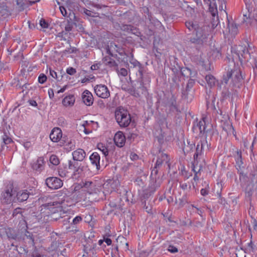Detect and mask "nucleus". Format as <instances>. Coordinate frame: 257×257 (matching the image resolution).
Returning a JSON list of instances; mask_svg holds the SVG:
<instances>
[{
  "mask_svg": "<svg viewBox=\"0 0 257 257\" xmlns=\"http://www.w3.org/2000/svg\"><path fill=\"white\" fill-rule=\"evenodd\" d=\"M186 26L190 31H195L196 37L191 39V41L193 43L197 44H203L208 36V34L204 29L200 27L197 24L193 22H186Z\"/></svg>",
  "mask_w": 257,
  "mask_h": 257,
  "instance_id": "f257e3e1",
  "label": "nucleus"
},
{
  "mask_svg": "<svg viewBox=\"0 0 257 257\" xmlns=\"http://www.w3.org/2000/svg\"><path fill=\"white\" fill-rule=\"evenodd\" d=\"M116 121L121 127H126L130 123L131 119L127 110L119 108L115 112Z\"/></svg>",
  "mask_w": 257,
  "mask_h": 257,
  "instance_id": "f03ea898",
  "label": "nucleus"
},
{
  "mask_svg": "<svg viewBox=\"0 0 257 257\" xmlns=\"http://www.w3.org/2000/svg\"><path fill=\"white\" fill-rule=\"evenodd\" d=\"M1 201L2 203L6 204L15 203V190L12 187L6 189L2 193Z\"/></svg>",
  "mask_w": 257,
  "mask_h": 257,
  "instance_id": "7ed1b4c3",
  "label": "nucleus"
},
{
  "mask_svg": "<svg viewBox=\"0 0 257 257\" xmlns=\"http://www.w3.org/2000/svg\"><path fill=\"white\" fill-rule=\"evenodd\" d=\"M82 188L86 189L89 194L98 193L100 192V185L97 184L96 182L86 180L82 182Z\"/></svg>",
  "mask_w": 257,
  "mask_h": 257,
  "instance_id": "20e7f679",
  "label": "nucleus"
},
{
  "mask_svg": "<svg viewBox=\"0 0 257 257\" xmlns=\"http://www.w3.org/2000/svg\"><path fill=\"white\" fill-rule=\"evenodd\" d=\"M68 206V204L64 200L61 202L55 201L44 205L45 207L47 208L48 209L56 208L57 211L63 212V213H66L68 211L69 209L66 207V206Z\"/></svg>",
  "mask_w": 257,
  "mask_h": 257,
  "instance_id": "39448f33",
  "label": "nucleus"
},
{
  "mask_svg": "<svg viewBox=\"0 0 257 257\" xmlns=\"http://www.w3.org/2000/svg\"><path fill=\"white\" fill-rule=\"evenodd\" d=\"M94 90L97 96L102 98H107L110 96V92L106 86L103 84L96 85Z\"/></svg>",
  "mask_w": 257,
  "mask_h": 257,
  "instance_id": "423d86ee",
  "label": "nucleus"
},
{
  "mask_svg": "<svg viewBox=\"0 0 257 257\" xmlns=\"http://www.w3.org/2000/svg\"><path fill=\"white\" fill-rule=\"evenodd\" d=\"M47 186L52 189H57L63 185L62 181L57 177H49L46 180Z\"/></svg>",
  "mask_w": 257,
  "mask_h": 257,
  "instance_id": "0eeeda50",
  "label": "nucleus"
},
{
  "mask_svg": "<svg viewBox=\"0 0 257 257\" xmlns=\"http://www.w3.org/2000/svg\"><path fill=\"white\" fill-rule=\"evenodd\" d=\"M134 85L133 90H131V94L134 96L139 97L141 93H143L146 91V88L144 86L142 80L137 82Z\"/></svg>",
  "mask_w": 257,
  "mask_h": 257,
  "instance_id": "6e6552de",
  "label": "nucleus"
},
{
  "mask_svg": "<svg viewBox=\"0 0 257 257\" xmlns=\"http://www.w3.org/2000/svg\"><path fill=\"white\" fill-rule=\"evenodd\" d=\"M208 149V144L207 141L205 139L200 141L197 145L194 158H197L198 156L201 155L204 151Z\"/></svg>",
  "mask_w": 257,
  "mask_h": 257,
  "instance_id": "1a4fd4ad",
  "label": "nucleus"
},
{
  "mask_svg": "<svg viewBox=\"0 0 257 257\" xmlns=\"http://www.w3.org/2000/svg\"><path fill=\"white\" fill-rule=\"evenodd\" d=\"M29 192L26 190L18 191L15 190L16 202H22L26 201L29 197Z\"/></svg>",
  "mask_w": 257,
  "mask_h": 257,
  "instance_id": "9d476101",
  "label": "nucleus"
},
{
  "mask_svg": "<svg viewBox=\"0 0 257 257\" xmlns=\"http://www.w3.org/2000/svg\"><path fill=\"white\" fill-rule=\"evenodd\" d=\"M113 140L116 146L120 148L124 145L126 139L123 133L121 131H118L115 133Z\"/></svg>",
  "mask_w": 257,
  "mask_h": 257,
  "instance_id": "9b49d317",
  "label": "nucleus"
},
{
  "mask_svg": "<svg viewBox=\"0 0 257 257\" xmlns=\"http://www.w3.org/2000/svg\"><path fill=\"white\" fill-rule=\"evenodd\" d=\"M62 137V133L61 130L59 127L54 128L50 134V139L53 142H58Z\"/></svg>",
  "mask_w": 257,
  "mask_h": 257,
  "instance_id": "f8f14e48",
  "label": "nucleus"
},
{
  "mask_svg": "<svg viewBox=\"0 0 257 257\" xmlns=\"http://www.w3.org/2000/svg\"><path fill=\"white\" fill-rule=\"evenodd\" d=\"M83 102L87 106L91 105L93 103V97L92 93L88 90H85L82 94Z\"/></svg>",
  "mask_w": 257,
  "mask_h": 257,
  "instance_id": "ddd939ff",
  "label": "nucleus"
},
{
  "mask_svg": "<svg viewBox=\"0 0 257 257\" xmlns=\"http://www.w3.org/2000/svg\"><path fill=\"white\" fill-rule=\"evenodd\" d=\"M205 118H202V120L193 126V131L198 134H202L205 131Z\"/></svg>",
  "mask_w": 257,
  "mask_h": 257,
  "instance_id": "4468645a",
  "label": "nucleus"
},
{
  "mask_svg": "<svg viewBox=\"0 0 257 257\" xmlns=\"http://www.w3.org/2000/svg\"><path fill=\"white\" fill-rule=\"evenodd\" d=\"M73 158L74 161H82L85 158L86 153L81 149H78L72 153Z\"/></svg>",
  "mask_w": 257,
  "mask_h": 257,
  "instance_id": "2eb2a0df",
  "label": "nucleus"
},
{
  "mask_svg": "<svg viewBox=\"0 0 257 257\" xmlns=\"http://www.w3.org/2000/svg\"><path fill=\"white\" fill-rule=\"evenodd\" d=\"M44 167V161L43 158H38L36 161H34L32 165V168L38 172H41Z\"/></svg>",
  "mask_w": 257,
  "mask_h": 257,
  "instance_id": "dca6fc26",
  "label": "nucleus"
},
{
  "mask_svg": "<svg viewBox=\"0 0 257 257\" xmlns=\"http://www.w3.org/2000/svg\"><path fill=\"white\" fill-rule=\"evenodd\" d=\"M100 159V156L97 152L93 153L89 157L91 164L96 167L97 170L99 169Z\"/></svg>",
  "mask_w": 257,
  "mask_h": 257,
  "instance_id": "f3484780",
  "label": "nucleus"
},
{
  "mask_svg": "<svg viewBox=\"0 0 257 257\" xmlns=\"http://www.w3.org/2000/svg\"><path fill=\"white\" fill-rule=\"evenodd\" d=\"M163 163L162 160H161V158L159 157V158L157 159L156 163V166L155 168L153 169L151 174V178L152 181H155L157 182V174L158 172V170L157 168L158 167H159Z\"/></svg>",
  "mask_w": 257,
  "mask_h": 257,
  "instance_id": "a211bd4d",
  "label": "nucleus"
},
{
  "mask_svg": "<svg viewBox=\"0 0 257 257\" xmlns=\"http://www.w3.org/2000/svg\"><path fill=\"white\" fill-rule=\"evenodd\" d=\"M75 97L72 95H69L64 98L62 100V104L65 107L72 106L74 104Z\"/></svg>",
  "mask_w": 257,
  "mask_h": 257,
  "instance_id": "6ab92c4d",
  "label": "nucleus"
},
{
  "mask_svg": "<svg viewBox=\"0 0 257 257\" xmlns=\"http://www.w3.org/2000/svg\"><path fill=\"white\" fill-rule=\"evenodd\" d=\"M67 168L70 172L75 173L78 170V164L74 160L69 161Z\"/></svg>",
  "mask_w": 257,
  "mask_h": 257,
  "instance_id": "aec40b11",
  "label": "nucleus"
},
{
  "mask_svg": "<svg viewBox=\"0 0 257 257\" xmlns=\"http://www.w3.org/2000/svg\"><path fill=\"white\" fill-rule=\"evenodd\" d=\"M206 81L208 84V85L210 87H212L215 85L216 80L215 77L212 75H206L205 77Z\"/></svg>",
  "mask_w": 257,
  "mask_h": 257,
  "instance_id": "412c9836",
  "label": "nucleus"
},
{
  "mask_svg": "<svg viewBox=\"0 0 257 257\" xmlns=\"http://www.w3.org/2000/svg\"><path fill=\"white\" fill-rule=\"evenodd\" d=\"M228 28L229 30V32L232 36H234L237 34L238 32V29L235 24L233 23L229 24L228 25Z\"/></svg>",
  "mask_w": 257,
  "mask_h": 257,
  "instance_id": "4be33fe9",
  "label": "nucleus"
},
{
  "mask_svg": "<svg viewBox=\"0 0 257 257\" xmlns=\"http://www.w3.org/2000/svg\"><path fill=\"white\" fill-rule=\"evenodd\" d=\"M88 124L87 121H83L80 125L81 128H80V130H82L85 134H89L91 132V130L88 128Z\"/></svg>",
  "mask_w": 257,
  "mask_h": 257,
  "instance_id": "5701e85b",
  "label": "nucleus"
},
{
  "mask_svg": "<svg viewBox=\"0 0 257 257\" xmlns=\"http://www.w3.org/2000/svg\"><path fill=\"white\" fill-rule=\"evenodd\" d=\"M195 145L193 143H190L187 141V145H185L183 150L185 153H189L194 148Z\"/></svg>",
  "mask_w": 257,
  "mask_h": 257,
  "instance_id": "b1692460",
  "label": "nucleus"
},
{
  "mask_svg": "<svg viewBox=\"0 0 257 257\" xmlns=\"http://www.w3.org/2000/svg\"><path fill=\"white\" fill-rule=\"evenodd\" d=\"M232 75H233L236 78L237 81H239L241 78V76L240 74V72L239 71H234L228 72L227 74L228 78H231Z\"/></svg>",
  "mask_w": 257,
  "mask_h": 257,
  "instance_id": "393cba45",
  "label": "nucleus"
},
{
  "mask_svg": "<svg viewBox=\"0 0 257 257\" xmlns=\"http://www.w3.org/2000/svg\"><path fill=\"white\" fill-rule=\"evenodd\" d=\"M111 185L109 183H104L103 184V187L104 189L103 192V194L106 195V194H108L109 192H111L112 191V190L113 189V188L112 187H111V189H109V187L111 186Z\"/></svg>",
  "mask_w": 257,
  "mask_h": 257,
  "instance_id": "a878e982",
  "label": "nucleus"
},
{
  "mask_svg": "<svg viewBox=\"0 0 257 257\" xmlns=\"http://www.w3.org/2000/svg\"><path fill=\"white\" fill-rule=\"evenodd\" d=\"M50 162L54 165H57L59 164V160L58 158L54 155H52L50 156Z\"/></svg>",
  "mask_w": 257,
  "mask_h": 257,
  "instance_id": "bb28decb",
  "label": "nucleus"
},
{
  "mask_svg": "<svg viewBox=\"0 0 257 257\" xmlns=\"http://www.w3.org/2000/svg\"><path fill=\"white\" fill-rule=\"evenodd\" d=\"M73 28V24L72 22L69 21L68 22L67 24L66 25L65 27V31L66 33H68L72 30Z\"/></svg>",
  "mask_w": 257,
  "mask_h": 257,
  "instance_id": "cd10ccee",
  "label": "nucleus"
},
{
  "mask_svg": "<svg viewBox=\"0 0 257 257\" xmlns=\"http://www.w3.org/2000/svg\"><path fill=\"white\" fill-rule=\"evenodd\" d=\"M47 80V77L44 74H41L38 77L39 82L43 84Z\"/></svg>",
  "mask_w": 257,
  "mask_h": 257,
  "instance_id": "c85d7f7f",
  "label": "nucleus"
},
{
  "mask_svg": "<svg viewBox=\"0 0 257 257\" xmlns=\"http://www.w3.org/2000/svg\"><path fill=\"white\" fill-rule=\"evenodd\" d=\"M3 142L6 145L9 144L12 142V139L6 135L3 136Z\"/></svg>",
  "mask_w": 257,
  "mask_h": 257,
  "instance_id": "c756f323",
  "label": "nucleus"
},
{
  "mask_svg": "<svg viewBox=\"0 0 257 257\" xmlns=\"http://www.w3.org/2000/svg\"><path fill=\"white\" fill-rule=\"evenodd\" d=\"M159 157L161 158V160L163 162H164L166 163H167L168 162L169 159L167 155L163 153H161Z\"/></svg>",
  "mask_w": 257,
  "mask_h": 257,
  "instance_id": "7c9ffc66",
  "label": "nucleus"
},
{
  "mask_svg": "<svg viewBox=\"0 0 257 257\" xmlns=\"http://www.w3.org/2000/svg\"><path fill=\"white\" fill-rule=\"evenodd\" d=\"M201 167L200 166H199V168L198 169H197V166H194V168H193V170L194 173H195V176L194 177V179L195 180H198L199 178H198V177L197 176V174L198 172H199L201 170Z\"/></svg>",
  "mask_w": 257,
  "mask_h": 257,
  "instance_id": "2f4dec72",
  "label": "nucleus"
},
{
  "mask_svg": "<svg viewBox=\"0 0 257 257\" xmlns=\"http://www.w3.org/2000/svg\"><path fill=\"white\" fill-rule=\"evenodd\" d=\"M74 147H75L74 143L71 142L70 143H68V144L66 145L65 149L68 151H69L70 150L74 149Z\"/></svg>",
  "mask_w": 257,
  "mask_h": 257,
  "instance_id": "473e14b6",
  "label": "nucleus"
},
{
  "mask_svg": "<svg viewBox=\"0 0 257 257\" xmlns=\"http://www.w3.org/2000/svg\"><path fill=\"white\" fill-rule=\"evenodd\" d=\"M236 163L238 165H241V164H242V161H241V153L240 152H237V156H236Z\"/></svg>",
  "mask_w": 257,
  "mask_h": 257,
  "instance_id": "72a5a7b5",
  "label": "nucleus"
},
{
  "mask_svg": "<svg viewBox=\"0 0 257 257\" xmlns=\"http://www.w3.org/2000/svg\"><path fill=\"white\" fill-rule=\"evenodd\" d=\"M118 74L122 76H125L127 75V71L125 68H121L118 71Z\"/></svg>",
  "mask_w": 257,
  "mask_h": 257,
  "instance_id": "f704fd0d",
  "label": "nucleus"
},
{
  "mask_svg": "<svg viewBox=\"0 0 257 257\" xmlns=\"http://www.w3.org/2000/svg\"><path fill=\"white\" fill-rule=\"evenodd\" d=\"M168 250L172 253H176L178 251L177 248L173 245H169L168 246Z\"/></svg>",
  "mask_w": 257,
  "mask_h": 257,
  "instance_id": "c9c22d12",
  "label": "nucleus"
},
{
  "mask_svg": "<svg viewBox=\"0 0 257 257\" xmlns=\"http://www.w3.org/2000/svg\"><path fill=\"white\" fill-rule=\"evenodd\" d=\"M251 185L248 184L246 188V195L249 197L251 194L252 192Z\"/></svg>",
  "mask_w": 257,
  "mask_h": 257,
  "instance_id": "e433bc0d",
  "label": "nucleus"
},
{
  "mask_svg": "<svg viewBox=\"0 0 257 257\" xmlns=\"http://www.w3.org/2000/svg\"><path fill=\"white\" fill-rule=\"evenodd\" d=\"M67 73L69 75H73L76 73V70L72 68V67H69L66 70Z\"/></svg>",
  "mask_w": 257,
  "mask_h": 257,
  "instance_id": "4c0bfd02",
  "label": "nucleus"
},
{
  "mask_svg": "<svg viewBox=\"0 0 257 257\" xmlns=\"http://www.w3.org/2000/svg\"><path fill=\"white\" fill-rule=\"evenodd\" d=\"M82 221L81 216H77L73 219V223L74 224H77Z\"/></svg>",
  "mask_w": 257,
  "mask_h": 257,
  "instance_id": "58836bf2",
  "label": "nucleus"
},
{
  "mask_svg": "<svg viewBox=\"0 0 257 257\" xmlns=\"http://www.w3.org/2000/svg\"><path fill=\"white\" fill-rule=\"evenodd\" d=\"M40 25L43 28H47L48 26V24L44 20H41L40 21Z\"/></svg>",
  "mask_w": 257,
  "mask_h": 257,
  "instance_id": "ea45409f",
  "label": "nucleus"
},
{
  "mask_svg": "<svg viewBox=\"0 0 257 257\" xmlns=\"http://www.w3.org/2000/svg\"><path fill=\"white\" fill-rule=\"evenodd\" d=\"M239 48H240V49L238 50V51L240 52V50H241L242 53H241V55L242 57L243 56V55H245V54L247 53V50L245 48L242 47V46H239Z\"/></svg>",
  "mask_w": 257,
  "mask_h": 257,
  "instance_id": "a19ab883",
  "label": "nucleus"
},
{
  "mask_svg": "<svg viewBox=\"0 0 257 257\" xmlns=\"http://www.w3.org/2000/svg\"><path fill=\"white\" fill-rule=\"evenodd\" d=\"M59 9L62 15L65 16L67 14L66 9L63 6H60Z\"/></svg>",
  "mask_w": 257,
  "mask_h": 257,
  "instance_id": "79ce46f5",
  "label": "nucleus"
},
{
  "mask_svg": "<svg viewBox=\"0 0 257 257\" xmlns=\"http://www.w3.org/2000/svg\"><path fill=\"white\" fill-rule=\"evenodd\" d=\"M50 75L52 78L56 79L57 78V73L54 70L50 69L49 70Z\"/></svg>",
  "mask_w": 257,
  "mask_h": 257,
  "instance_id": "37998d69",
  "label": "nucleus"
},
{
  "mask_svg": "<svg viewBox=\"0 0 257 257\" xmlns=\"http://www.w3.org/2000/svg\"><path fill=\"white\" fill-rule=\"evenodd\" d=\"M130 158L132 160H136L138 158V156L134 153H132L130 155Z\"/></svg>",
  "mask_w": 257,
  "mask_h": 257,
  "instance_id": "c03bdc74",
  "label": "nucleus"
},
{
  "mask_svg": "<svg viewBox=\"0 0 257 257\" xmlns=\"http://www.w3.org/2000/svg\"><path fill=\"white\" fill-rule=\"evenodd\" d=\"M99 66L100 64L99 63L93 64L91 66V70H97L98 69H99Z\"/></svg>",
  "mask_w": 257,
  "mask_h": 257,
  "instance_id": "a18cd8bd",
  "label": "nucleus"
},
{
  "mask_svg": "<svg viewBox=\"0 0 257 257\" xmlns=\"http://www.w3.org/2000/svg\"><path fill=\"white\" fill-rule=\"evenodd\" d=\"M200 193L202 195L205 196L208 194V191L206 189H202Z\"/></svg>",
  "mask_w": 257,
  "mask_h": 257,
  "instance_id": "49530a36",
  "label": "nucleus"
},
{
  "mask_svg": "<svg viewBox=\"0 0 257 257\" xmlns=\"http://www.w3.org/2000/svg\"><path fill=\"white\" fill-rule=\"evenodd\" d=\"M48 94L50 98H52L54 97V92L52 89H49L48 90Z\"/></svg>",
  "mask_w": 257,
  "mask_h": 257,
  "instance_id": "de8ad7c7",
  "label": "nucleus"
},
{
  "mask_svg": "<svg viewBox=\"0 0 257 257\" xmlns=\"http://www.w3.org/2000/svg\"><path fill=\"white\" fill-rule=\"evenodd\" d=\"M29 103L31 105L33 106H36L37 105V103L35 100H30L29 101Z\"/></svg>",
  "mask_w": 257,
  "mask_h": 257,
  "instance_id": "09e8293b",
  "label": "nucleus"
},
{
  "mask_svg": "<svg viewBox=\"0 0 257 257\" xmlns=\"http://www.w3.org/2000/svg\"><path fill=\"white\" fill-rule=\"evenodd\" d=\"M20 213V208H16L14 210L13 215V216L16 215L17 214Z\"/></svg>",
  "mask_w": 257,
  "mask_h": 257,
  "instance_id": "8fccbe9b",
  "label": "nucleus"
},
{
  "mask_svg": "<svg viewBox=\"0 0 257 257\" xmlns=\"http://www.w3.org/2000/svg\"><path fill=\"white\" fill-rule=\"evenodd\" d=\"M248 245V249L249 250H253V247H252V243L251 241H250L249 242L247 243Z\"/></svg>",
  "mask_w": 257,
  "mask_h": 257,
  "instance_id": "3c124183",
  "label": "nucleus"
},
{
  "mask_svg": "<svg viewBox=\"0 0 257 257\" xmlns=\"http://www.w3.org/2000/svg\"><path fill=\"white\" fill-rule=\"evenodd\" d=\"M104 241L108 245L111 244V240L110 238H107L104 240Z\"/></svg>",
  "mask_w": 257,
  "mask_h": 257,
  "instance_id": "603ef678",
  "label": "nucleus"
},
{
  "mask_svg": "<svg viewBox=\"0 0 257 257\" xmlns=\"http://www.w3.org/2000/svg\"><path fill=\"white\" fill-rule=\"evenodd\" d=\"M67 88V86H64V87H63L62 88H61L60 90H59L58 91H57V93H62Z\"/></svg>",
  "mask_w": 257,
  "mask_h": 257,
  "instance_id": "864d4df0",
  "label": "nucleus"
},
{
  "mask_svg": "<svg viewBox=\"0 0 257 257\" xmlns=\"http://www.w3.org/2000/svg\"><path fill=\"white\" fill-rule=\"evenodd\" d=\"M84 13L86 15H88V16H91V12H90V11H89V10H86H86H84Z\"/></svg>",
  "mask_w": 257,
  "mask_h": 257,
  "instance_id": "5fc2aeb1",
  "label": "nucleus"
},
{
  "mask_svg": "<svg viewBox=\"0 0 257 257\" xmlns=\"http://www.w3.org/2000/svg\"><path fill=\"white\" fill-rule=\"evenodd\" d=\"M181 187L184 189L185 190L187 188V185L186 183H183L181 184Z\"/></svg>",
  "mask_w": 257,
  "mask_h": 257,
  "instance_id": "6e6d98bb",
  "label": "nucleus"
},
{
  "mask_svg": "<svg viewBox=\"0 0 257 257\" xmlns=\"http://www.w3.org/2000/svg\"><path fill=\"white\" fill-rule=\"evenodd\" d=\"M101 151H102V152L103 153V154L105 155V156H106L108 154V152L106 150V149L105 148H103L102 150H101Z\"/></svg>",
  "mask_w": 257,
  "mask_h": 257,
  "instance_id": "4d7b16f0",
  "label": "nucleus"
},
{
  "mask_svg": "<svg viewBox=\"0 0 257 257\" xmlns=\"http://www.w3.org/2000/svg\"><path fill=\"white\" fill-rule=\"evenodd\" d=\"M8 236L9 238H12V239H15L16 238V234H8Z\"/></svg>",
  "mask_w": 257,
  "mask_h": 257,
  "instance_id": "13d9d810",
  "label": "nucleus"
},
{
  "mask_svg": "<svg viewBox=\"0 0 257 257\" xmlns=\"http://www.w3.org/2000/svg\"><path fill=\"white\" fill-rule=\"evenodd\" d=\"M32 256L33 257H42L41 255L40 254H39V253H38L37 252L33 253V255H32Z\"/></svg>",
  "mask_w": 257,
  "mask_h": 257,
  "instance_id": "bf43d9fd",
  "label": "nucleus"
},
{
  "mask_svg": "<svg viewBox=\"0 0 257 257\" xmlns=\"http://www.w3.org/2000/svg\"><path fill=\"white\" fill-rule=\"evenodd\" d=\"M186 97L187 99L191 100L192 98V95L191 94H190V96L187 95Z\"/></svg>",
  "mask_w": 257,
  "mask_h": 257,
  "instance_id": "052dcab7",
  "label": "nucleus"
},
{
  "mask_svg": "<svg viewBox=\"0 0 257 257\" xmlns=\"http://www.w3.org/2000/svg\"><path fill=\"white\" fill-rule=\"evenodd\" d=\"M219 9L220 10L222 11V10H224V6L223 5V4H221V6H219Z\"/></svg>",
  "mask_w": 257,
  "mask_h": 257,
  "instance_id": "680f3d73",
  "label": "nucleus"
},
{
  "mask_svg": "<svg viewBox=\"0 0 257 257\" xmlns=\"http://www.w3.org/2000/svg\"><path fill=\"white\" fill-rule=\"evenodd\" d=\"M134 65H135V66H140V63H139V62H137H137H135V63H134Z\"/></svg>",
  "mask_w": 257,
  "mask_h": 257,
  "instance_id": "e2e57ef3",
  "label": "nucleus"
},
{
  "mask_svg": "<svg viewBox=\"0 0 257 257\" xmlns=\"http://www.w3.org/2000/svg\"><path fill=\"white\" fill-rule=\"evenodd\" d=\"M212 15H213V16H215V12H212Z\"/></svg>",
  "mask_w": 257,
  "mask_h": 257,
  "instance_id": "0e129e2a",
  "label": "nucleus"
},
{
  "mask_svg": "<svg viewBox=\"0 0 257 257\" xmlns=\"http://www.w3.org/2000/svg\"><path fill=\"white\" fill-rule=\"evenodd\" d=\"M254 227H256L257 226V224H256V223L255 221H254Z\"/></svg>",
  "mask_w": 257,
  "mask_h": 257,
  "instance_id": "69168bd1",
  "label": "nucleus"
},
{
  "mask_svg": "<svg viewBox=\"0 0 257 257\" xmlns=\"http://www.w3.org/2000/svg\"><path fill=\"white\" fill-rule=\"evenodd\" d=\"M72 16H73V18H75V16L73 13L72 14Z\"/></svg>",
  "mask_w": 257,
  "mask_h": 257,
  "instance_id": "338daca9",
  "label": "nucleus"
},
{
  "mask_svg": "<svg viewBox=\"0 0 257 257\" xmlns=\"http://www.w3.org/2000/svg\"><path fill=\"white\" fill-rule=\"evenodd\" d=\"M159 184H160V183H159L157 185L156 187H158V186L159 185Z\"/></svg>",
  "mask_w": 257,
  "mask_h": 257,
  "instance_id": "774afa93",
  "label": "nucleus"
}]
</instances>
